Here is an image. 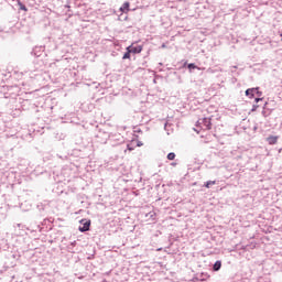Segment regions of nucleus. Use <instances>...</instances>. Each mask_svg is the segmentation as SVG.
Here are the masks:
<instances>
[{"instance_id": "obj_5", "label": "nucleus", "mask_w": 282, "mask_h": 282, "mask_svg": "<svg viewBox=\"0 0 282 282\" xmlns=\"http://www.w3.org/2000/svg\"><path fill=\"white\" fill-rule=\"evenodd\" d=\"M267 142L268 144H276V142H279V137L270 135L269 138H267Z\"/></svg>"}, {"instance_id": "obj_4", "label": "nucleus", "mask_w": 282, "mask_h": 282, "mask_svg": "<svg viewBox=\"0 0 282 282\" xmlns=\"http://www.w3.org/2000/svg\"><path fill=\"white\" fill-rule=\"evenodd\" d=\"M129 8H131V3L124 2L119 10L120 12L128 14L130 10Z\"/></svg>"}, {"instance_id": "obj_12", "label": "nucleus", "mask_w": 282, "mask_h": 282, "mask_svg": "<svg viewBox=\"0 0 282 282\" xmlns=\"http://www.w3.org/2000/svg\"><path fill=\"white\" fill-rule=\"evenodd\" d=\"M188 69H197V66L195 64H188Z\"/></svg>"}, {"instance_id": "obj_1", "label": "nucleus", "mask_w": 282, "mask_h": 282, "mask_svg": "<svg viewBox=\"0 0 282 282\" xmlns=\"http://www.w3.org/2000/svg\"><path fill=\"white\" fill-rule=\"evenodd\" d=\"M248 96H249V105H253L252 111H256L258 105H254V102H261L263 98V93L259 91V88H252L248 90Z\"/></svg>"}, {"instance_id": "obj_7", "label": "nucleus", "mask_w": 282, "mask_h": 282, "mask_svg": "<svg viewBox=\"0 0 282 282\" xmlns=\"http://www.w3.org/2000/svg\"><path fill=\"white\" fill-rule=\"evenodd\" d=\"M122 58L123 61H126L127 58H131V46L127 47V53H124Z\"/></svg>"}, {"instance_id": "obj_9", "label": "nucleus", "mask_w": 282, "mask_h": 282, "mask_svg": "<svg viewBox=\"0 0 282 282\" xmlns=\"http://www.w3.org/2000/svg\"><path fill=\"white\" fill-rule=\"evenodd\" d=\"M217 184V181H207L205 183V188H210V186H215Z\"/></svg>"}, {"instance_id": "obj_3", "label": "nucleus", "mask_w": 282, "mask_h": 282, "mask_svg": "<svg viewBox=\"0 0 282 282\" xmlns=\"http://www.w3.org/2000/svg\"><path fill=\"white\" fill-rule=\"evenodd\" d=\"M82 226H79L80 232H87L89 230V227L91 226V220H80Z\"/></svg>"}, {"instance_id": "obj_13", "label": "nucleus", "mask_w": 282, "mask_h": 282, "mask_svg": "<svg viewBox=\"0 0 282 282\" xmlns=\"http://www.w3.org/2000/svg\"><path fill=\"white\" fill-rule=\"evenodd\" d=\"M245 94H246V96H248V94H249L248 90H246Z\"/></svg>"}, {"instance_id": "obj_6", "label": "nucleus", "mask_w": 282, "mask_h": 282, "mask_svg": "<svg viewBox=\"0 0 282 282\" xmlns=\"http://www.w3.org/2000/svg\"><path fill=\"white\" fill-rule=\"evenodd\" d=\"M214 272H219L221 270V261L217 260L213 267Z\"/></svg>"}, {"instance_id": "obj_2", "label": "nucleus", "mask_w": 282, "mask_h": 282, "mask_svg": "<svg viewBox=\"0 0 282 282\" xmlns=\"http://www.w3.org/2000/svg\"><path fill=\"white\" fill-rule=\"evenodd\" d=\"M213 129V122L210 121V118H203L197 121L196 128H194V131L196 133H199L200 131H210Z\"/></svg>"}, {"instance_id": "obj_11", "label": "nucleus", "mask_w": 282, "mask_h": 282, "mask_svg": "<svg viewBox=\"0 0 282 282\" xmlns=\"http://www.w3.org/2000/svg\"><path fill=\"white\" fill-rule=\"evenodd\" d=\"M167 160H175V153L170 152V153L167 154Z\"/></svg>"}, {"instance_id": "obj_10", "label": "nucleus", "mask_w": 282, "mask_h": 282, "mask_svg": "<svg viewBox=\"0 0 282 282\" xmlns=\"http://www.w3.org/2000/svg\"><path fill=\"white\" fill-rule=\"evenodd\" d=\"M18 6H19L20 10H22L23 12H28V7H25V4H23V2L18 1Z\"/></svg>"}, {"instance_id": "obj_8", "label": "nucleus", "mask_w": 282, "mask_h": 282, "mask_svg": "<svg viewBox=\"0 0 282 282\" xmlns=\"http://www.w3.org/2000/svg\"><path fill=\"white\" fill-rule=\"evenodd\" d=\"M130 52H131V54H140V52H142V47H133V48H131V46H130Z\"/></svg>"}]
</instances>
